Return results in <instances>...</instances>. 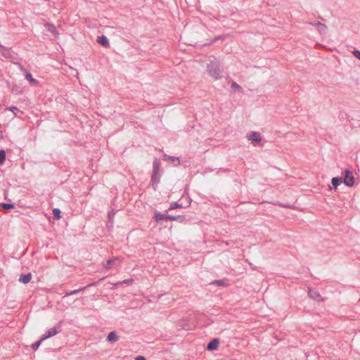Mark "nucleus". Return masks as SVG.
I'll return each instance as SVG.
<instances>
[{
	"label": "nucleus",
	"instance_id": "f257e3e1",
	"mask_svg": "<svg viewBox=\"0 0 360 360\" xmlns=\"http://www.w3.org/2000/svg\"><path fill=\"white\" fill-rule=\"evenodd\" d=\"M153 174L150 179V184L154 191H156L158 188V184L160 180V163L158 160L155 159L153 163Z\"/></svg>",
	"mask_w": 360,
	"mask_h": 360
},
{
	"label": "nucleus",
	"instance_id": "f03ea898",
	"mask_svg": "<svg viewBox=\"0 0 360 360\" xmlns=\"http://www.w3.org/2000/svg\"><path fill=\"white\" fill-rule=\"evenodd\" d=\"M207 71L209 75L214 79H219L221 77V69L218 61L216 60L210 61L207 64Z\"/></svg>",
	"mask_w": 360,
	"mask_h": 360
},
{
	"label": "nucleus",
	"instance_id": "7ed1b4c3",
	"mask_svg": "<svg viewBox=\"0 0 360 360\" xmlns=\"http://www.w3.org/2000/svg\"><path fill=\"white\" fill-rule=\"evenodd\" d=\"M154 219L157 222H159L162 220H170V221H178L179 222H184L186 219L184 216L181 215H177V216H172V215H167L164 214L160 212H156L154 214Z\"/></svg>",
	"mask_w": 360,
	"mask_h": 360
},
{
	"label": "nucleus",
	"instance_id": "20e7f679",
	"mask_svg": "<svg viewBox=\"0 0 360 360\" xmlns=\"http://www.w3.org/2000/svg\"><path fill=\"white\" fill-rule=\"evenodd\" d=\"M62 330V321H59L54 327L49 329L45 334L41 337V340H45L48 338H50Z\"/></svg>",
	"mask_w": 360,
	"mask_h": 360
},
{
	"label": "nucleus",
	"instance_id": "39448f33",
	"mask_svg": "<svg viewBox=\"0 0 360 360\" xmlns=\"http://www.w3.org/2000/svg\"><path fill=\"white\" fill-rule=\"evenodd\" d=\"M343 182L348 186H352L354 184V176L349 170H345L344 178L342 179Z\"/></svg>",
	"mask_w": 360,
	"mask_h": 360
},
{
	"label": "nucleus",
	"instance_id": "423d86ee",
	"mask_svg": "<svg viewBox=\"0 0 360 360\" xmlns=\"http://www.w3.org/2000/svg\"><path fill=\"white\" fill-rule=\"evenodd\" d=\"M120 262V261L118 257H112V259L107 260L103 265L105 269H110L119 265Z\"/></svg>",
	"mask_w": 360,
	"mask_h": 360
},
{
	"label": "nucleus",
	"instance_id": "0eeeda50",
	"mask_svg": "<svg viewBox=\"0 0 360 360\" xmlns=\"http://www.w3.org/2000/svg\"><path fill=\"white\" fill-rule=\"evenodd\" d=\"M247 138L249 141H252L255 143H259L262 140L261 135L257 131H252L247 135Z\"/></svg>",
	"mask_w": 360,
	"mask_h": 360
},
{
	"label": "nucleus",
	"instance_id": "6e6552de",
	"mask_svg": "<svg viewBox=\"0 0 360 360\" xmlns=\"http://www.w3.org/2000/svg\"><path fill=\"white\" fill-rule=\"evenodd\" d=\"M219 339L214 338L207 344L206 349L209 351L216 350L219 347Z\"/></svg>",
	"mask_w": 360,
	"mask_h": 360
},
{
	"label": "nucleus",
	"instance_id": "1a4fd4ad",
	"mask_svg": "<svg viewBox=\"0 0 360 360\" xmlns=\"http://www.w3.org/2000/svg\"><path fill=\"white\" fill-rule=\"evenodd\" d=\"M96 41L101 46L108 48L110 46V42L108 39L105 35L98 36Z\"/></svg>",
	"mask_w": 360,
	"mask_h": 360
},
{
	"label": "nucleus",
	"instance_id": "9d476101",
	"mask_svg": "<svg viewBox=\"0 0 360 360\" xmlns=\"http://www.w3.org/2000/svg\"><path fill=\"white\" fill-rule=\"evenodd\" d=\"M0 53L6 58H11L12 53L10 49H8L0 44Z\"/></svg>",
	"mask_w": 360,
	"mask_h": 360
},
{
	"label": "nucleus",
	"instance_id": "9b49d317",
	"mask_svg": "<svg viewBox=\"0 0 360 360\" xmlns=\"http://www.w3.org/2000/svg\"><path fill=\"white\" fill-rule=\"evenodd\" d=\"M309 296L311 299H314V300H315L316 301H321V300H323L321 299V294L316 290H314V289H309Z\"/></svg>",
	"mask_w": 360,
	"mask_h": 360
},
{
	"label": "nucleus",
	"instance_id": "f8f14e48",
	"mask_svg": "<svg viewBox=\"0 0 360 360\" xmlns=\"http://www.w3.org/2000/svg\"><path fill=\"white\" fill-rule=\"evenodd\" d=\"M94 285H95L94 283H91V284H89V285H87L86 286H85L84 288H79V289L75 290L68 291V292H66L65 293V297H68V296H70V295H76V294L83 291L86 288L90 287V286H93Z\"/></svg>",
	"mask_w": 360,
	"mask_h": 360
},
{
	"label": "nucleus",
	"instance_id": "ddd939ff",
	"mask_svg": "<svg viewBox=\"0 0 360 360\" xmlns=\"http://www.w3.org/2000/svg\"><path fill=\"white\" fill-rule=\"evenodd\" d=\"M25 79L28 80L31 85L36 86L38 84L39 82L32 77V75L29 72H25Z\"/></svg>",
	"mask_w": 360,
	"mask_h": 360
},
{
	"label": "nucleus",
	"instance_id": "4468645a",
	"mask_svg": "<svg viewBox=\"0 0 360 360\" xmlns=\"http://www.w3.org/2000/svg\"><path fill=\"white\" fill-rule=\"evenodd\" d=\"M107 340L111 342H117L118 340V336L117 335V333L115 331L110 332L108 335Z\"/></svg>",
	"mask_w": 360,
	"mask_h": 360
},
{
	"label": "nucleus",
	"instance_id": "2eb2a0df",
	"mask_svg": "<svg viewBox=\"0 0 360 360\" xmlns=\"http://www.w3.org/2000/svg\"><path fill=\"white\" fill-rule=\"evenodd\" d=\"M31 278H32V275L30 273H29L27 274L21 276L19 278V281H20L25 284H27L31 281Z\"/></svg>",
	"mask_w": 360,
	"mask_h": 360
},
{
	"label": "nucleus",
	"instance_id": "dca6fc26",
	"mask_svg": "<svg viewBox=\"0 0 360 360\" xmlns=\"http://www.w3.org/2000/svg\"><path fill=\"white\" fill-rule=\"evenodd\" d=\"M342 177H333L332 179V184L334 188H336L342 182Z\"/></svg>",
	"mask_w": 360,
	"mask_h": 360
},
{
	"label": "nucleus",
	"instance_id": "f3484780",
	"mask_svg": "<svg viewBox=\"0 0 360 360\" xmlns=\"http://www.w3.org/2000/svg\"><path fill=\"white\" fill-rule=\"evenodd\" d=\"M316 27L321 33H324L326 31V26L321 22H316Z\"/></svg>",
	"mask_w": 360,
	"mask_h": 360
},
{
	"label": "nucleus",
	"instance_id": "a211bd4d",
	"mask_svg": "<svg viewBox=\"0 0 360 360\" xmlns=\"http://www.w3.org/2000/svg\"><path fill=\"white\" fill-rule=\"evenodd\" d=\"M8 110L11 111L15 116H18V113L20 112V114H23V112L20 110L16 106H11L8 108Z\"/></svg>",
	"mask_w": 360,
	"mask_h": 360
},
{
	"label": "nucleus",
	"instance_id": "6ab92c4d",
	"mask_svg": "<svg viewBox=\"0 0 360 360\" xmlns=\"http://www.w3.org/2000/svg\"><path fill=\"white\" fill-rule=\"evenodd\" d=\"M1 206V207L6 210H10V209H13L15 207L14 206V204L13 203H1L0 205Z\"/></svg>",
	"mask_w": 360,
	"mask_h": 360
},
{
	"label": "nucleus",
	"instance_id": "aec40b11",
	"mask_svg": "<svg viewBox=\"0 0 360 360\" xmlns=\"http://www.w3.org/2000/svg\"><path fill=\"white\" fill-rule=\"evenodd\" d=\"M6 160V152L4 150H0V165H3Z\"/></svg>",
	"mask_w": 360,
	"mask_h": 360
},
{
	"label": "nucleus",
	"instance_id": "412c9836",
	"mask_svg": "<svg viewBox=\"0 0 360 360\" xmlns=\"http://www.w3.org/2000/svg\"><path fill=\"white\" fill-rule=\"evenodd\" d=\"M43 341H44V340H41V338L39 341H37V342H36L33 343V344L32 345V346H31V347H32V349L33 350H37V349L39 348V347L40 346V345L41 344V342H42Z\"/></svg>",
	"mask_w": 360,
	"mask_h": 360
},
{
	"label": "nucleus",
	"instance_id": "4be33fe9",
	"mask_svg": "<svg viewBox=\"0 0 360 360\" xmlns=\"http://www.w3.org/2000/svg\"><path fill=\"white\" fill-rule=\"evenodd\" d=\"M53 216L56 219H59L60 218V210L58 208H55L53 210Z\"/></svg>",
	"mask_w": 360,
	"mask_h": 360
},
{
	"label": "nucleus",
	"instance_id": "5701e85b",
	"mask_svg": "<svg viewBox=\"0 0 360 360\" xmlns=\"http://www.w3.org/2000/svg\"><path fill=\"white\" fill-rule=\"evenodd\" d=\"M46 27L49 32H51L52 33H55L56 32V27H55V25H51V24H47Z\"/></svg>",
	"mask_w": 360,
	"mask_h": 360
},
{
	"label": "nucleus",
	"instance_id": "b1692460",
	"mask_svg": "<svg viewBox=\"0 0 360 360\" xmlns=\"http://www.w3.org/2000/svg\"><path fill=\"white\" fill-rule=\"evenodd\" d=\"M353 55L354 57H356V58H358L359 60H360V51L359 50H354L353 52H352Z\"/></svg>",
	"mask_w": 360,
	"mask_h": 360
},
{
	"label": "nucleus",
	"instance_id": "393cba45",
	"mask_svg": "<svg viewBox=\"0 0 360 360\" xmlns=\"http://www.w3.org/2000/svg\"><path fill=\"white\" fill-rule=\"evenodd\" d=\"M176 207H181V205L177 202H175L170 206L169 210H171L175 209Z\"/></svg>",
	"mask_w": 360,
	"mask_h": 360
},
{
	"label": "nucleus",
	"instance_id": "a878e982",
	"mask_svg": "<svg viewBox=\"0 0 360 360\" xmlns=\"http://www.w3.org/2000/svg\"><path fill=\"white\" fill-rule=\"evenodd\" d=\"M231 88H233L234 89H240V86L236 82H233L231 84Z\"/></svg>",
	"mask_w": 360,
	"mask_h": 360
},
{
	"label": "nucleus",
	"instance_id": "bb28decb",
	"mask_svg": "<svg viewBox=\"0 0 360 360\" xmlns=\"http://www.w3.org/2000/svg\"><path fill=\"white\" fill-rule=\"evenodd\" d=\"M214 283L217 284L219 286H221L224 285V281L222 280H217L214 281Z\"/></svg>",
	"mask_w": 360,
	"mask_h": 360
},
{
	"label": "nucleus",
	"instance_id": "cd10ccee",
	"mask_svg": "<svg viewBox=\"0 0 360 360\" xmlns=\"http://www.w3.org/2000/svg\"><path fill=\"white\" fill-rule=\"evenodd\" d=\"M135 360H146V358L143 356H138L135 358Z\"/></svg>",
	"mask_w": 360,
	"mask_h": 360
},
{
	"label": "nucleus",
	"instance_id": "c85d7f7f",
	"mask_svg": "<svg viewBox=\"0 0 360 360\" xmlns=\"http://www.w3.org/2000/svg\"><path fill=\"white\" fill-rule=\"evenodd\" d=\"M133 280L132 279H127V280H124L122 281L123 283H132Z\"/></svg>",
	"mask_w": 360,
	"mask_h": 360
},
{
	"label": "nucleus",
	"instance_id": "c756f323",
	"mask_svg": "<svg viewBox=\"0 0 360 360\" xmlns=\"http://www.w3.org/2000/svg\"><path fill=\"white\" fill-rule=\"evenodd\" d=\"M169 158H171L172 160L179 161V158H176V157H169Z\"/></svg>",
	"mask_w": 360,
	"mask_h": 360
},
{
	"label": "nucleus",
	"instance_id": "7c9ffc66",
	"mask_svg": "<svg viewBox=\"0 0 360 360\" xmlns=\"http://www.w3.org/2000/svg\"><path fill=\"white\" fill-rule=\"evenodd\" d=\"M316 22H310V24H311V25H314V26H316Z\"/></svg>",
	"mask_w": 360,
	"mask_h": 360
}]
</instances>
